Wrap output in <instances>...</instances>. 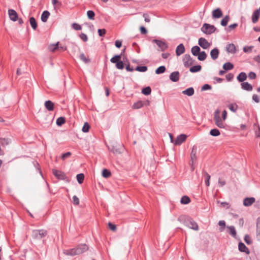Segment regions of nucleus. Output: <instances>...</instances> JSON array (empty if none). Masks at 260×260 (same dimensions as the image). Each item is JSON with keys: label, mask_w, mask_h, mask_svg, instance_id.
<instances>
[{"label": "nucleus", "mask_w": 260, "mask_h": 260, "mask_svg": "<svg viewBox=\"0 0 260 260\" xmlns=\"http://www.w3.org/2000/svg\"><path fill=\"white\" fill-rule=\"evenodd\" d=\"M88 249V245L86 244H80L76 247H74L73 249L65 250L63 251V253L66 255L74 256L76 254H80L85 252Z\"/></svg>", "instance_id": "f257e3e1"}, {"label": "nucleus", "mask_w": 260, "mask_h": 260, "mask_svg": "<svg viewBox=\"0 0 260 260\" xmlns=\"http://www.w3.org/2000/svg\"><path fill=\"white\" fill-rule=\"evenodd\" d=\"M183 223L185 226L191 229L196 231L199 230V226L197 223L193 219L191 218V217H186L183 221Z\"/></svg>", "instance_id": "f03ea898"}, {"label": "nucleus", "mask_w": 260, "mask_h": 260, "mask_svg": "<svg viewBox=\"0 0 260 260\" xmlns=\"http://www.w3.org/2000/svg\"><path fill=\"white\" fill-rule=\"evenodd\" d=\"M52 173L54 176L59 180H64L66 182H69L70 179L68 176H67L66 173L62 172V171L53 170Z\"/></svg>", "instance_id": "7ed1b4c3"}, {"label": "nucleus", "mask_w": 260, "mask_h": 260, "mask_svg": "<svg viewBox=\"0 0 260 260\" xmlns=\"http://www.w3.org/2000/svg\"><path fill=\"white\" fill-rule=\"evenodd\" d=\"M201 30L205 34L211 35L216 30V28L214 25L205 23L203 25Z\"/></svg>", "instance_id": "20e7f679"}, {"label": "nucleus", "mask_w": 260, "mask_h": 260, "mask_svg": "<svg viewBox=\"0 0 260 260\" xmlns=\"http://www.w3.org/2000/svg\"><path fill=\"white\" fill-rule=\"evenodd\" d=\"M219 110H216L215 112L213 119L217 126L220 128H225L226 124L221 120L219 115Z\"/></svg>", "instance_id": "39448f33"}, {"label": "nucleus", "mask_w": 260, "mask_h": 260, "mask_svg": "<svg viewBox=\"0 0 260 260\" xmlns=\"http://www.w3.org/2000/svg\"><path fill=\"white\" fill-rule=\"evenodd\" d=\"M47 234V232L45 230H33L32 237L35 239H41Z\"/></svg>", "instance_id": "423d86ee"}, {"label": "nucleus", "mask_w": 260, "mask_h": 260, "mask_svg": "<svg viewBox=\"0 0 260 260\" xmlns=\"http://www.w3.org/2000/svg\"><path fill=\"white\" fill-rule=\"evenodd\" d=\"M183 64L185 68H188L194 63V60L190 54H186L182 58Z\"/></svg>", "instance_id": "0eeeda50"}, {"label": "nucleus", "mask_w": 260, "mask_h": 260, "mask_svg": "<svg viewBox=\"0 0 260 260\" xmlns=\"http://www.w3.org/2000/svg\"><path fill=\"white\" fill-rule=\"evenodd\" d=\"M152 42H154V43L159 48L158 50L159 51H165L168 48V45L166 42L159 40H153Z\"/></svg>", "instance_id": "6e6552de"}, {"label": "nucleus", "mask_w": 260, "mask_h": 260, "mask_svg": "<svg viewBox=\"0 0 260 260\" xmlns=\"http://www.w3.org/2000/svg\"><path fill=\"white\" fill-rule=\"evenodd\" d=\"M198 43L203 49H207L210 46V43L204 38H199Z\"/></svg>", "instance_id": "1a4fd4ad"}, {"label": "nucleus", "mask_w": 260, "mask_h": 260, "mask_svg": "<svg viewBox=\"0 0 260 260\" xmlns=\"http://www.w3.org/2000/svg\"><path fill=\"white\" fill-rule=\"evenodd\" d=\"M8 14L11 21H16L18 20L17 12L14 9H9L8 10Z\"/></svg>", "instance_id": "9d476101"}, {"label": "nucleus", "mask_w": 260, "mask_h": 260, "mask_svg": "<svg viewBox=\"0 0 260 260\" xmlns=\"http://www.w3.org/2000/svg\"><path fill=\"white\" fill-rule=\"evenodd\" d=\"M225 50L228 53L235 54L237 52V49L235 45L234 44H228L226 46Z\"/></svg>", "instance_id": "9b49d317"}, {"label": "nucleus", "mask_w": 260, "mask_h": 260, "mask_svg": "<svg viewBox=\"0 0 260 260\" xmlns=\"http://www.w3.org/2000/svg\"><path fill=\"white\" fill-rule=\"evenodd\" d=\"M186 135L185 134H180L177 137L174 144L175 145H179L182 144L183 142L185 141L186 139Z\"/></svg>", "instance_id": "f8f14e48"}, {"label": "nucleus", "mask_w": 260, "mask_h": 260, "mask_svg": "<svg viewBox=\"0 0 260 260\" xmlns=\"http://www.w3.org/2000/svg\"><path fill=\"white\" fill-rule=\"evenodd\" d=\"M170 80L173 82H177L180 79V74L178 71L172 72L169 76Z\"/></svg>", "instance_id": "ddd939ff"}, {"label": "nucleus", "mask_w": 260, "mask_h": 260, "mask_svg": "<svg viewBox=\"0 0 260 260\" xmlns=\"http://www.w3.org/2000/svg\"><path fill=\"white\" fill-rule=\"evenodd\" d=\"M255 199L254 197H247L244 199L243 204L245 207H249L251 206L252 204L255 203Z\"/></svg>", "instance_id": "4468645a"}, {"label": "nucleus", "mask_w": 260, "mask_h": 260, "mask_svg": "<svg viewBox=\"0 0 260 260\" xmlns=\"http://www.w3.org/2000/svg\"><path fill=\"white\" fill-rule=\"evenodd\" d=\"M185 51V48L183 44H180L176 49V54L177 56H179Z\"/></svg>", "instance_id": "2eb2a0df"}, {"label": "nucleus", "mask_w": 260, "mask_h": 260, "mask_svg": "<svg viewBox=\"0 0 260 260\" xmlns=\"http://www.w3.org/2000/svg\"><path fill=\"white\" fill-rule=\"evenodd\" d=\"M238 249L242 252H245L247 254L250 253V250L242 242H240L238 244Z\"/></svg>", "instance_id": "dca6fc26"}, {"label": "nucleus", "mask_w": 260, "mask_h": 260, "mask_svg": "<svg viewBox=\"0 0 260 260\" xmlns=\"http://www.w3.org/2000/svg\"><path fill=\"white\" fill-rule=\"evenodd\" d=\"M222 12L220 8H216L212 12V17L213 18H219L222 16Z\"/></svg>", "instance_id": "f3484780"}, {"label": "nucleus", "mask_w": 260, "mask_h": 260, "mask_svg": "<svg viewBox=\"0 0 260 260\" xmlns=\"http://www.w3.org/2000/svg\"><path fill=\"white\" fill-rule=\"evenodd\" d=\"M45 107L48 110V111H53L54 109V104L51 101H46L45 102Z\"/></svg>", "instance_id": "a211bd4d"}, {"label": "nucleus", "mask_w": 260, "mask_h": 260, "mask_svg": "<svg viewBox=\"0 0 260 260\" xmlns=\"http://www.w3.org/2000/svg\"><path fill=\"white\" fill-rule=\"evenodd\" d=\"M241 87L244 90L246 91H252V86L250 84L248 83V82H243L241 83Z\"/></svg>", "instance_id": "6ab92c4d"}, {"label": "nucleus", "mask_w": 260, "mask_h": 260, "mask_svg": "<svg viewBox=\"0 0 260 260\" xmlns=\"http://www.w3.org/2000/svg\"><path fill=\"white\" fill-rule=\"evenodd\" d=\"M219 53V52L218 48H214L210 51V56L214 60H215V59H216L218 57Z\"/></svg>", "instance_id": "aec40b11"}, {"label": "nucleus", "mask_w": 260, "mask_h": 260, "mask_svg": "<svg viewBox=\"0 0 260 260\" xmlns=\"http://www.w3.org/2000/svg\"><path fill=\"white\" fill-rule=\"evenodd\" d=\"M247 75L244 72H241L238 75L237 80L240 82L241 83L246 80Z\"/></svg>", "instance_id": "412c9836"}, {"label": "nucleus", "mask_w": 260, "mask_h": 260, "mask_svg": "<svg viewBox=\"0 0 260 260\" xmlns=\"http://www.w3.org/2000/svg\"><path fill=\"white\" fill-rule=\"evenodd\" d=\"M260 17V13L258 11L255 10L252 14V22L253 24H255L257 22Z\"/></svg>", "instance_id": "4be33fe9"}, {"label": "nucleus", "mask_w": 260, "mask_h": 260, "mask_svg": "<svg viewBox=\"0 0 260 260\" xmlns=\"http://www.w3.org/2000/svg\"><path fill=\"white\" fill-rule=\"evenodd\" d=\"M114 154H120L124 151V146H121L120 148L112 147L110 150Z\"/></svg>", "instance_id": "5701e85b"}, {"label": "nucleus", "mask_w": 260, "mask_h": 260, "mask_svg": "<svg viewBox=\"0 0 260 260\" xmlns=\"http://www.w3.org/2000/svg\"><path fill=\"white\" fill-rule=\"evenodd\" d=\"M50 12L48 11H44L42 12L41 15V20L42 22H45L47 21L48 18L50 16Z\"/></svg>", "instance_id": "b1692460"}, {"label": "nucleus", "mask_w": 260, "mask_h": 260, "mask_svg": "<svg viewBox=\"0 0 260 260\" xmlns=\"http://www.w3.org/2000/svg\"><path fill=\"white\" fill-rule=\"evenodd\" d=\"M200 50L201 49L200 47H199V46L197 45L193 46V47H192L191 49V53L194 56H198V55L200 53Z\"/></svg>", "instance_id": "393cba45"}, {"label": "nucleus", "mask_w": 260, "mask_h": 260, "mask_svg": "<svg viewBox=\"0 0 260 260\" xmlns=\"http://www.w3.org/2000/svg\"><path fill=\"white\" fill-rule=\"evenodd\" d=\"M182 93L188 96H191L194 94V89L193 87H189L186 90L182 91Z\"/></svg>", "instance_id": "a878e982"}, {"label": "nucleus", "mask_w": 260, "mask_h": 260, "mask_svg": "<svg viewBox=\"0 0 260 260\" xmlns=\"http://www.w3.org/2000/svg\"><path fill=\"white\" fill-rule=\"evenodd\" d=\"M207 57V55L205 51H202L199 52V54L198 56V58L200 61H204Z\"/></svg>", "instance_id": "bb28decb"}, {"label": "nucleus", "mask_w": 260, "mask_h": 260, "mask_svg": "<svg viewBox=\"0 0 260 260\" xmlns=\"http://www.w3.org/2000/svg\"><path fill=\"white\" fill-rule=\"evenodd\" d=\"M29 22L31 25V27L34 29H36L37 28V22L36 20V19L34 17H30L29 18Z\"/></svg>", "instance_id": "cd10ccee"}, {"label": "nucleus", "mask_w": 260, "mask_h": 260, "mask_svg": "<svg viewBox=\"0 0 260 260\" xmlns=\"http://www.w3.org/2000/svg\"><path fill=\"white\" fill-rule=\"evenodd\" d=\"M144 107L143 102L141 101H137L136 103H135L132 106V108L133 109H139Z\"/></svg>", "instance_id": "c85d7f7f"}, {"label": "nucleus", "mask_w": 260, "mask_h": 260, "mask_svg": "<svg viewBox=\"0 0 260 260\" xmlns=\"http://www.w3.org/2000/svg\"><path fill=\"white\" fill-rule=\"evenodd\" d=\"M233 68V64L230 63V62H227L223 65V68L225 71L231 70Z\"/></svg>", "instance_id": "c756f323"}, {"label": "nucleus", "mask_w": 260, "mask_h": 260, "mask_svg": "<svg viewBox=\"0 0 260 260\" xmlns=\"http://www.w3.org/2000/svg\"><path fill=\"white\" fill-rule=\"evenodd\" d=\"M202 69V67L201 65H195L193 67H191L189 69V71L191 72L194 73V72H197L201 71Z\"/></svg>", "instance_id": "7c9ffc66"}, {"label": "nucleus", "mask_w": 260, "mask_h": 260, "mask_svg": "<svg viewBox=\"0 0 260 260\" xmlns=\"http://www.w3.org/2000/svg\"><path fill=\"white\" fill-rule=\"evenodd\" d=\"M121 58V55H115L114 57L110 59V61L112 62V63H117L118 60Z\"/></svg>", "instance_id": "2f4dec72"}, {"label": "nucleus", "mask_w": 260, "mask_h": 260, "mask_svg": "<svg viewBox=\"0 0 260 260\" xmlns=\"http://www.w3.org/2000/svg\"><path fill=\"white\" fill-rule=\"evenodd\" d=\"M256 236L258 240H260V219L259 218L256 223Z\"/></svg>", "instance_id": "473e14b6"}, {"label": "nucleus", "mask_w": 260, "mask_h": 260, "mask_svg": "<svg viewBox=\"0 0 260 260\" xmlns=\"http://www.w3.org/2000/svg\"><path fill=\"white\" fill-rule=\"evenodd\" d=\"M190 202V199L188 196H183L180 200V203L182 204H187Z\"/></svg>", "instance_id": "72a5a7b5"}, {"label": "nucleus", "mask_w": 260, "mask_h": 260, "mask_svg": "<svg viewBox=\"0 0 260 260\" xmlns=\"http://www.w3.org/2000/svg\"><path fill=\"white\" fill-rule=\"evenodd\" d=\"M66 122V118L63 117H59L56 119V124L57 125H61Z\"/></svg>", "instance_id": "f704fd0d"}, {"label": "nucleus", "mask_w": 260, "mask_h": 260, "mask_svg": "<svg viewBox=\"0 0 260 260\" xmlns=\"http://www.w3.org/2000/svg\"><path fill=\"white\" fill-rule=\"evenodd\" d=\"M166 70V68L165 66H160L156 69L155 72L156 74H163V73L165 72Z\"/></svg>", "instance_id": "c9c22d12"}, {"label": "nucleus", "mask_w": 260, "mask_h": 260, "mask_svg": "<svg viewBox=\"0 0 260 260\" xmlns=\"http://www.w3.org/2000/svg\"><path fill=\"white\" fill-rule=\"evenodd\" d=\"M196 153H197V148L193 147L192 149L191 154H190L191 159L192 160V162H193L194 160H196L197 158Z\"/></svg>", "instance_id": "e433bc0d"}, {"label": "nucleus", "mask_w": 260, "mask_h": 260, "mask_svg": "<svg viewBox=\"0 0 260 260\" xmlns=\"http://www.w3.org/2000/svg\"><path fill=\"white\" fill-rule=\"evenodd\" d=\"M76 179L79 184L83 183L84 179V175L82 173H80L77 175Z\"/></svg>", "instance_id": "4c0bfd02"}, {"label": "nucleus", "mask_w": 260, "mask_h": 260, "mask_svg": "<svg viewBox=\"0 0 260 260\" xmlns=\"http://www.w3.org/2000/svg\"><path fill=\"white\" fill-rule=\"evenodd\" d=\"M230 17L229 15H226L221 21V25L222 26H226L228 25V22L229 21Z\"/></svg>", "instance_id": "58836bf2"}, {"label": "nucleus", "mask_w": 260, "mask_h": 260, "mask_svg": "<svg viewBox=\"0 0 260 260\" xmlns=\"http://www.w3.org/2000/svg\"><path fill=\"white\" fill-rule=\"evenodd\" d=\"M142 93L145 95H149L151 93V88L148 86L142 89Z\"/></svg>", "instance_id": "ea45409f"}, {"label": "nucleus", "mask_w": 260, "mask_h": 260, "mask_svg": "<svg viewBox=\"0 0 260 260\" xmlns=\"http://www.w3.org/2000/svg\"><path fill=\"white\" fill-rule=\"evenodd\" d=\"M229 229L230 230V234L233 237H236V230L235 229V226H228Z\"/></svg>", "instance_id": "a19ab883"}, {"label": "nucleus", "mask_w": 260, "mask_h": 260, "mask_svg": "<svg viewBox=\"0 0 260 260\" xmlns=\"http://www.w3.org/2000/svg\"><path fill=\"white\" fill-rule=\"evenodd\" d=\"M79 58L82 61H84L85 63H88V62H89L90 61L89 58L86 57L84 53H81L79 56Z\"/></svg>", "instance_id": "79ce46f5"}, {"label": "nucleus", "mask_w": 260, "mask_h": 260, "mask_svg": "<svg viewBox=\"0 0 260 260\" xmlns=\"http://www.w3.org/2000/svg\"><path fill=\"white\" fill-rule=\"evenodd\" d=\"M230 110L233 112H236L237 109H238V106L236 104H231L228 106Z\"/></svg>", "instance_id": "37998d69"}, {"label": "nucleus", "mask_w": 260, "mask_h": 260, "mask_svg": "<svg viewBox=\"0 0 260 260\" xmlns=\"http://www.w3.org/2000/svg\"><path fill=\"white\" fill-rule=\"evenodd\" d=\"M210 134L213 136V137H217V136H219L220 133L218 129H212L210 130Z\"/></svg>", "instance_id": "c03bdc74"}, {"label": "nucleus", "mask_w": 260, "mask_h": 260, "mask_svg": "<svg viewBox=\"0 0 260 260\" xmlns=\"http://www.w3.org/2000/svg\"><path fill=\"white\" fill-rule=\"evenodd\" d=\"M90 127V124H88V122H85L82 128V131L83 132H88L89 131Z\"/></svg>", "instance_id": "a18cd8bd"}, {"label": "nucleus", "mask_w": 260, "mask_h": 260, "mask_svg": "<svg viewBox=\"0 0 260 260\" xmlns=\"http://www.w3.org/2000/svg\"><path fill=\"white\" fill-rule=\"evenodd\" d=\"M10 143V140L9 138H0V144L2 145H8Z\"/></svg>", "instance_id": "49530a36"}, {"label": "nucleus", "mask_w": 260, "mask_h": 260, "mask_svg": "<svg viewBox=\"0 0 260 260\" xmlns=\"http://www.w3.org/2000/svg\"><path fill=\"white\" fill-rule=\"evenodd\" d=\"M147 66H138L135 68V70L139 72H146L147 70Z\"/></svg>", "instance_id": "de8ad7c7"}, {"label": "nucleus", "mask_w": 260, "mask_h": 260, "mask_svg": "<svg viewBox=\"0 0 260 260\" xmlns=\"http://www.w3.org/2000/svg\"><path fill=\"white\" fill-rule=\"evenodd\" d=\"M111 173L110 171L107 169H104L102 171V176L105 178H108L111 175Z\"/></svg>", "instance_id": "09e8293b"}, {"label": "nucleus", "mask_w": 260, "mask_h": 260, "mask_svg": "<svg viewBox=\"0 0 260 260\" xmlns=\"http://www.w3.org/2000/svg\"><path fill=\"white\" fill-rule=\"evenodd\" d=\"M59 42H57L55 44L51 45L49 47L50 50L55 51L58 48Z\"/></svg>", "instance_id": "8fccbe9b"}, {"label": "nucleus", "mask_w": 260, "mask_h": 260, "mask_svg": "<svg viewBox=\"0 0 260 260\" xmlns=\"http://www.w3.org/2000/svg\"><path fill=\"white\" fill-rule=\"evenodd\" d=\"M116 67L118 69H123L124 68V63L121 60L118 61L117 63L116 64Z\"/></svg>", "instance_id": "3c124183"}, {"label": "nucleus", "mask_w": 260, "mask_h": 260, "mask_svg": "<svg viewBox=\"0 0 260 260\" xmlns=\"http://www.w3.org/2000/svg\"><path fill=\"white\" fill-rule=\"evenodd\" d=\"M95 16L94 12L93 11H87V17L90 19H93Z\"/></svg>", "instance_id": "603ef678"}, {"label": "nucleus", "mask_w": 260, "mask_h": 260, "mask_svg": "<svg viewBox=\"0 0 260 260\" xmlns=\"http://www.w3.org/2000/svg\"><path fill=\"white\" fill-rule=\"evenodd\" d=\"M211 88H212V87L210 85L208 84H205L204 85H203V86L201 88V90L205 91V90H211Z\"/></svg>", "instance_id": "864d4df0"}, {"label": "nucleus", "mask_w": 260, "mask_h": 260, "mask_svg": "<svg viewBox=\"0 0 260 260\" xmlns=\"http://www.w3.org/2000/svg\"><path fill=\"white\" fill-rule=\"evenodd\" d=\"M218 224L219 226H222V228H220L219 229L220 231H222L224 229L225 226V222L224 220H219L218 222Z\"/></svg>", "instance_id": "5fc2aeb1"}, {"label": "nucleus", "mask_w": 260, "mask_h": 260, "mask_svg": "<svg viewBox=\"0 0 260 260\" xmlns=\"http://www.w3.org/2000/svg\"><path fill=\"white\" fill-rule=\"evenodd\" d=\"M79 37L82 39V40L84 42L88 41V36L85 34H83V32H82L81 34L80 35Z\"/></svg>", "instance_id": "6e6d98bb"}, {"label": "nucleus", "mask_w": 260, "mask_h": 260, "mask_svg": "<svg viewBox=\"0 0 260 260\" xmlns=\"http://www.w3.org/2000/svg\"><path fill=\"white\" fill-rule=\"evenodd\" d=\"M72 27L76 30H80L82 28L81 25L77 23H73L72 24Z\"/></svg>", "instance_id": "4d7b16f0"}, {"label": "nucleus", "mask_w": 260, "mask_h": 260, "mask_svg": "<svg viewBox=\"0 0 260 260\" xmlns=\"http://www.w3.org/2000/svg\"><path fill=\"white\" fill-rule=\"evenodd\" d=\"M98 31L100 36H104L106 33V30L105 28H99Z\"/></svg>", "instance_id": "13d9d810"}, {"label": "nucleus", "mask_w": 260, "mask_h": 260, "mask_svg": "<svg viewBox=\"0 0 260 260\" xmlns=\"http://www.w3.org/2000/svg\"><path fill=\"white\" fill-rule=\"evenodd\" d=\"M244 240L245 241V242H246L248 244H250L251 243L250 237L248 235H245L244 237Z\"/></svg>", "instance_id": "bf43d9fd"}, {"label": "nucleus", "mask_w": 260, "mask_h": 260, "mask_svg": "<svg viewBox=\"0 0 260 260\" xmlns=\"http://www.w3.org/2000/svg\"><path fill=\"white\" fill-rule=\"evenodd\" d=\"M248 77L251 79L252 80H253V79H255L256 77V75L254 72H250L248 75Z\"/></svg>", "instance_id": "052dcab7"}, {"label": "nucleus", "mask_w": 260, "mask_h": 260, "mask_svg": "<svg viewBox=\"0 0 260 260\" xmlns=\"http://www.w3.org/2000/svg\"><path fill=\"white\" fill-rule=\"evenodd\" d=\"M252 100H253L256 103L259 102V98L257 94H254L252 96Z\"/></svg>", "instance_id": "680f3d73"}, {"label": "nucleus", "mask_w": 260, "mask_h": 260, "mask_svg": "<svg viewBox=\"0 0 260 260\" xmlns=\"http://www.w3.org/2000/svg\"><path fill=\"white\" fill-rule=\"evenodd\" d=\"M252 47L250 46V47H247V46H245L243 47V51L244 52H250L252 51Z\"/></svg>", "instance_id": "e2e57ef3"}, {"label": "nucleus", "mask_w": 260, "mask_h": 260, "mask_svg": "<svg viewBox=\"0 0 260 260\" xmlns=\"http://www.w3.org/2000/svg\"><path fill=\"white\" fill-rule=\"evenodd\" d=\"M225 77H226V79L227 81H230L232 80V79L234 77V75L232 73H230V74H227L226 75Z\"/></svg>", "instance_id": "0e129e2a"}, {"label": "nucleus", "mask_w": 260, "mask_h": 260, "mask_svg": "<svg viewBox=\"0 0 260 260\" xmlns=\"http://www.w3.org/2000/svg\"><path fill=\"white\" fill-rule=\"evenodd\" d=\"M140 32L141 34L146 35L147 33V30L146 28L144 26L140 27Z\"/></svg>", "instance_id": "69168bd1"}, {"label": "nucleus", "mask_w": 260, "mask_h": 260, "mask_svg": "<svg viewBox=\"0 0 260 260\" xmlns=\"http://www.w3.org/2000/svg\"><path fill=\"white\" fill-rule=\"evenodd\" d=\"M73 203L75 205L79 204V200L76 196H73Z\"/></svg>", "instance_id": "338daca9"}, {"label": "nucleus", "mask_w": 260, "mask_h": 260, "mask_svg": "<svg viewBox=\"0 0 260 260\" xmlns=\"http://www.w3.org/2000/svg\"><path fill=\"white\" fill-rule=\"evenodd\" d=\"M108 226L109 227V229L112 231H115L116 229V226L115 224H113L112 223L109 222L108 223Z\"/></svg>", "instance_id": "774afa93"}]
</instances>
